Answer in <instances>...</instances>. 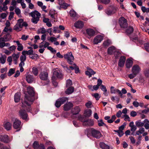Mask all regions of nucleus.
<instances>
[{
  "mask_svg": "<svg viewBox=\"0 0 149 149\" xmlns=\"http://www.w3.org/2000/svg\"><path fill=\"white\" fill-rule=\"evenodd\" d=\"M27 92L30 96L25 95L24 100L22 102V107L24 109H26L28 111H29L31 110L30 105L34 100L33 97L35 92L33 88L31 87L27 88Z\"/></svg>",
  "mask_w": 149,
  "mask_h": 149,
  "instance_id": "f257e3e1",
  "label": "nucleus"
},
{
  "mask_svg": "<svg viewBox=\"0 0 149 149\" xmlns=\"http://www.w3.org/2000/svg\"><path fill=\"white\" fill-rule=\"evenodd\" d=\"M29 15L32 17L31 22L35 24H37L39 20L41 15L40 13L37 11L35 10L29 13Z\"/></svg>",
  "mask_w": 149,
  "mask_h": 149,
  "instance_id": "f03ea898",
  "label": "nucleus"
},
{
  "mask_svg": "<svg viewBox=\"0 0 149 149\" xmlns=\"http://www.w3.org/2000/svg\"><path fill=\"white\" fill-rule=\"evenodd\" d=\"M65 59L67 60V62L70 64H72L73 63L74 58L71 52H68L64 55Z\"/></svg>",
  "mask_w": 149,
  "mask_h": 149,
  "instance_id": "7ed1b4c3",
  "label": "nucleus"
},
{
  "mask_svg": "<svg viewBox=\"0 0 149 149\" xmlns=\"http://www.w3.org/2000/svg\"><path fill=\"white\" fill-rule=\"evenodd\" d=\"M21 123V121L18 119L16 118L15 119L13 122V127L15 129L17 130L16 131H18L20 130L22 126Z\"/></svg>",
  "mask_w": 149,
  "mask_h": 149,
  "instance_id": "20e7f679",
  "label": "nucleus"
},
{
  "mask_svg": "<svg viewBox=\"0 0 149 149\" xmlns=\"http://www.w3.org/2000/svg\"><path fill=\"white\" fill-rule=\"evenodd\" d=\"M26 57L24 54H22L20 57V60L21 62L19 64V66L20 68V71L21 72H22L24 71V69L23 67L24 65V61L26 60Z\"/></svg>",
  "mask_w": 149,
  "mask_h": 149,
  "instance_id": "39448f33",
  "label": "nucleus"
},
{
  "mask_svg": "<svg viewBox=\"0 0 149 149\" xmlns=\"http://www.w3.org/2000/svg\"><path fill=\"white\" fill-rule=\"evenodd\" d=\"M19 115L21 118L26 121L29 120L28 117V115L24 109H22L20 110L19 112Z\"/></svg>",
  "mask_w": 149,
  "mask_h": 149,
  "instance_id": "423d86ee",
  "label": "nucleus"
},
{
  "mask_svg": "<svg viewBox=\"0 0 149 149\" xmlns=\"http://www.w3.org/2000/svg\"><path fill=\"white\" fill-rule=\"evenodd\" d=\"M23 21V19H20L17 20V22L16 25L14 27V30L17 31H19L22 30V26L21 22Z\"/></svg>",
  "mask_w": 149,
  "mask_h": 149,
  "instance_id": "0eeeda50",
  "label": "nucleus"
},
{
  "mask_svg": "<svg viewBox=\"0 0 149 149\" xmlns=\"http://www.w3.org/2000/svg\"><path fill=\"white\" fill-rule=\"evenodd\" d=\"M119 23L121 28H126L128 26L126 19L123 17H120L119 20Z\"/></svg>",
  "mask_w": 149,
  "mask_h": 149,
  "instance_id": "6e6552de",
  "label": "nucleus"
},
{
  "mask_svg": "<svg viewBox=\"0 0 149 149\" xmlns=\"http://www.w3.org/2000/svg\"><path fill=\"white\" fill-rule=\"evenodd\" d=\"M103 37L100 35H98L96 36L94 38L93 43L94 44H97L100 43L103 40Z\"/></svg>",
  "mask_w": 149,
  "mask_h": 149,
  "instance_id": "1a4fd4ad",
  "label": "nucleus"
},
{
  "mask_svg": "<svg viewBox=\"0 0 149 149\" xmlns=\"http://www.w3.org/2000/svg\"><path fill=\"white\" fill-rule=\"evenodd\" d=\"M91 133L92 136L94 137L97 139H99L101 137L102 134L99 131L94 129H92L91 130Z\"/></svg>",
  "mask_w": 149,
  "mask_h": 149,
  "instance_id": "9d476101",
  "label": "nucleus"
},
{
  "mask_svg": "<svg viewBox=\"0 0 149 149\" xmlns=\"http://www.w3.org/2000/svg\"><path fill=\"white\" fill-rule=\"evenodd\" d=\"M95 33V31L92 29H88L86 30V34L85 35H88L87 37L90 38L91 37L94 36Z\"/></svg>",
  "mask_w": 149,
  "mask_h": 149,
  "instance_id": "9b49d317",
  "label": "nucleus"
},
{
  "mask_svg": "<svg viewBox=\"0 0 149 149\" xmlns=\"http://www.w3.org/2000/svg\"><path fill=\"white\" fill-rule=\"evenodd\" d=\"M117 8L113 7L112 10H110L109 9H107L105 10V12L108 15H111L116 13Z\"/></svg>",
  "mask_w": 149,
  "mask_h": 149,
  "instance_id": "f8f14e48",
  "label": "nucleus"
},
{
  "mask_svg": "<svg viewBox=\"0 0 149 149\" xmlns=\"http://www.w3.org/2000/svg\"><path fill=\"white\" fill-rule=\"evenodd\" d=\"M0 140L5 143H8L10 141L9 140L8 136L7 135H5L3 136H0Z\"/></svg>",
  "mask_w": 149,
  "mask_h": 149,
  "instance_id": "ddd939ff",
  "label": "nucleus"
},
{
  "mask_svg": "<svg viewBox=\"0 0 149 149\" xmlns=\"http://www.w3.org/2000/svg\"><path fill=\"white\" fill-rule=\"evenodd\" d=\"M73 107V104L70 102H67L64 105V110L65 111L70 110Z\"/></svg>",
  "mask_w": 149,
  "mask_h": 149,
  "instance_id": "4468645a",
  "label": "nucleus"
},
{
  "mask_svg": "<svg viewBox=\"0 0 149 149\" xmlns=\"http://www.w3.org/2000/svg\"><path fill=\"white\" fill-rule=\"evenodd\" d=\"M125 60L126 58L124 56H121L118 61V66L120 67H123L124 66Z\"/></svg>",
  "mask_w": 149,
  "mask_h": 149,
  "instance_id": "2eb2a0df",
  "label": "nucleus"
},
{
  "mask_svg": "<svg viewBox=\"0 0 149 149\" xmlns=\"http://www.w3.org/2000/svg\"><path fill=\"white\" fill-rule=\"evenodd\" d=\"M140 70L139 67L137 65L133 66L132 69V71L133 73L136 75L139 73Z\"/></svg>",
  "mask_w": 149,
  "mask_h": 149,
  "instance_id": "dca6fc26",
  "label": "nucleus"
},
{
  "mask_svg": "<svg viewBox=\"0 0 149 149\" xmlns=\"http://www.w3.org/2000/svg\"><path fill=\"white\" fill-rule=\"evenodd\" d=\"M39 76L40 79L42 80H46L48 77V73L46 72H41L40 75Z\"/></svg>",
  "mask_w": 149,
  "mask_h": 149,
  "instance_id": "f3484780",
  "label": "nucleus"
},
{
  "mask_svg": "<svg viewBox=\"0 0 149 149\" xmlns=\"http://www.w3.org/2000/svg\"><path fill=\"white\" fill-rule=\"evenodd\" d=\"M94 122L93 120L91 119L86 120L84 123H83L84 126H91L93 125Z\"/></svg>",
  "mask_w": 149,
  "mask_h": 149,
  "instance_id": "a211bd4d",
  "label": "nucleus"
},
{
  "mask_svg": "<svg viewBox=\"0 0 149 149\" xmlns=\"http://www.w3.org/2000/svg\"><path fill=\"white\" fill-rule=\"evenodd\" d=\"M87 70L86 71V74L88 75L89 77H91L92 75H94L96 73L92 69L89 68H87Z\"/></svg>",
  "mask_w": 149,
  "mask_h": 149,
  "instance_id": "6ab92c4d",
  "label": "nucleus"
},
{
  "mask_svg": "<svg viewBox=\"0 0 149 149\" xmlns=\"http://www.w3.org/2000/svg\"><path fill=\"white\" fill-rule=\"evenodd\" d=\"M26 81L29 83H32L34 80L33 76L30 74H27L26 75Z\"/></svg>",
  "mask_w": 149,
  "mask_h": 149,
  "instance_id": "aec40b11",
  "label": "nucleus"
},
{
  "mask_svg": "<svg viewBox=\"0 0 149 149\" xmlns=\"http://www.w3.org/2000/svg\"><path fill=\"white\" fill-rule=\"evenodd\" d=\"M74 26L76 28L81 29L84 26V24L82 22L78 21L74 23Z\"/></svg>",
  "mask_w": 149,
  "mask_h": 149,
  "instance_id": "412c9836",
  "label": "nucleus"
},
{
  "mask_svg": "<svg viewBox=\"0 0 149 149\" xmlns=\"http://www.w3.org/2000/svg\"><path fill=\"white\" fill-rule=\"evenodd\" d=\"M63 76L61 74L59 73L57 71H54L53 73L52 78H55L56 77L58 78L61 79L62 77Z\"/></svg>",
  "mask_w": 149,
  "mask_h": 149,
  "instance_id": "4be33fe9",
  "label": "nucleus"
},
{
  "mask_svg": "<svg viewBox=\"0 0 149 149\" xmlns=\"http://www.w3.org/2000/svg\"><path fill=\"white\" fill-rule=\"evenodd\" d=\"M80 109L79 107L76 106L72 110V112L74 115H76L79 113L80 111Z\"/></svg>",
  "mask_w": 149,
  "mask_h": 149,
  "instance_id": "5701e85b",
  "label": "nucleus"
},
{
  "mask_svg": "<svg viewBox=\"0 0 149 149\" xmlns=\"http://www.w3.org/2000/svg\"><path fill=\"white\" fill-rule=\"evenodd\" d=\"M29 48L31 49L28 51H23L22 52V54H24L25 55V54H27L29 55L32 54L33 53L32 48L31 47H29Z\"/></svg>",
  "mask_w": 149,
  "mask_h": 149,
  "instance_id": "b1692460",
  "label": "nucleus"
},
{
  "mask_svg": "<svg viewBox=\"0 0 149 149\" xmlns=\"http://www.w3.org/2000/svg\"><path fill=\"white\" fill-rule=\"evenodd\" d=\"M19 57V54L14 53L12 55V57L13 59V61H14V63L15 64H17V60Z\"/></svg>",
  "mask_w": 149,
  "mask_h": 149,
  "instance_id": "393cba45",
  "label": "nucleus"
},
{
  "mask_svg": "<svg viewBox=\"0 0 149 149\" xmlns=\"http://www.w3.org/2000/svg\"><path fill=\"white\" fill-rule=\"evenodd\" d=\"M133 62L132 60L130 59H127L126 61V65L127 68H130L133 65Z\"/></svg>",
  "mask_w": 149,
  "mask_h": 149,
  "instance_id": "a878e982",
  "label": "nucleus"
},
{
  "mask_svg": "<svg viewBox=\"0 0 149 149\" xmlns=\"http://www.w3.org/2000/svg\"><path fill=\"white\" fill-rule=\"evenodd\" d=\"M20 100V94L19 93H16L14 96V101L15 102H18Z\"/></svg>",
  "mask_w": 149,
  "mask_h": 149,
  "instance_id": "bb28decb",
  "label": "nucleus"
},
{
  "mask_svg": "<svg viewBox=\"0 0 149 149\" xmlns=\"http://www.w3.org/2000/svg\"><path fill=\"white\" fill-rule=\"evenodd\" d=\"M14 42H15L17 45V49L18 51H21L23 49V47L22 45L19 43V41H14Z\"/></svg>",
  "mask_w": 149,
  "mask_h": 149,
  "instance_id": "cd10ccee",
  "label": "nucleus"
},
{
  "mask_svg": "<svg viewBox=\"0 0 149 149\" xmlns=\"http://www.w3.org/2000/svg\"><path fill=\"white\" fill-rule=\"evenodd\" d=\"M100 146L102 149H110V147L105 144L104 142H101L99 144Z\"/></svg>",
  "mask_w": 149,
  "mask_h": 149,
  "instance_id": "c85d7f7f",
  "label": "nucleus"
},
{
  "mask_svg": "<svg viewBox=\"0 0 149 149\" xmlns=\"http://www.w3.org/2000/svg\"><path fill=\"white\" fill-rule=\"evenodd\" d=\"M74 88L73 87H69L65 91V93L67 94L72 93L74 91Z\"/></svg>",
  "mask_w": 149,
  "mask_h": 149,
  "instance_id": "c756f323",
  "label": "nucleus"
},
{
  "mask_svg": "<svg viewBox=\"0 0 149 149\" xmlns=\"http://www.w3.org/2000/svg\"><path fill=\"white\" fill-rule=\"evenodd\" d=\"M4 126L7 130H9L11 128V124L10 123L7 122L4 124Z\"/></svg>",
  "mask_w": 149,
  "mask_h": 149,
  "instance_id": "7c9ffc66",
  "label": "nucleus"
},
{
  "mask_svg": "<svg viewBox=\"0 0 149 149\" xmlns=\"http://www.w3.org/2000/svg\"><path fill=\"white\" fill-rule=\"evenodd\" d=\"M0 55V62L1 63L3 64L4 63L6 62V57L5 55H3L2 54H1Z\"/></svg>",
  "mask_w": 149,
  "mask_h": 149,
  "instance_id": "2f4dec72",
  "label": "nucleus"
},
{
  "mask_svg": "<svg viewBox=\"0 0 149 149\" xmlns=\"http://www.w3.org/2000/svg\"><path fill=\"white\" fill-rule=\"evenodd\" d=\"M115 48L113 46L109 47L107 50V52L109 54L111 55L115 50Z\"/></svg>",
  "mask_w": 149,
  "mask_h": 149,
  "instance_id": "473e14b6",
  "label": "nucleus"
},
{
  "mask_svg": "<svg viewBox=\"0 0 149 149\" xmlns=\"http://www.w3.org/2000/svg\"><path fill=\"white\" fill-rule=\"evenodd\" d=\"M92 113L91 110L89 109L85 111L84 112L85 116L86 117H89L91 115Z\"/></svg>",
  "mask_w": 149,
  "mask_h": 149,
  "instance_id": "72a5a7b5",
  "label": "nucleus"
},
{
  "mask_svg": "<svg viewBox=\"0 0 149 149\" xmlns=\"http://www.w3.org/2000/svg\"><path fill=\"white\" fill-rule=\"evenodd\" d=\"M58 99L62 104H63L68 100V98L65 97H62Z\"/></svg>",
  "mask_w": 149,
  "mask_h": 149,
  "instance_id": "f704fd0d",
  "label": "nucleus"
},
{
  "mask_svg": "<svg viewBox=\"0 0 149 149\" xmlns=\"http://www.w3.org/2000/svg\"><path fill=\"white\" fill-rule=\"evenodd\" d=\"M145 131V129L143 127H141L139 128V130L136 132V135H139L143 133Z\"/></svg>",
  "mask_w": 149,
  "mask_h": 149,
  "instance_id": "c9c22d12",
  "label": "nucleus"
},
{
  "mask_svg": "<svg viewBox=\"0 0 149 149\" xmlns=\"http://www.w3.org/2000/svg\"><path fill=\"white\" fill-rule=\"evenodd\" d=\"M15 72V69L14 68H10L9 70L8 73V75L9 76H10Z\"/></svg>",
  "mask_w": 149,
  "mask_h": 149,
  "instance_id": "e433bc0d",
  "label": "nucleus"
},
{
  "mask_svg": "<svg viewBox=\"0 0 149 149\" xmlns=\"http://www.w3.org/2000/svg\"><path fill=\"white\" fill-rule=\"evenodd\" d=\"M111 42L109 40H107L105 41H104L103 43V45L105 47H107L108 46H109L111 44Z\"/></svg>",
  "mask_w": 149,
  "mask_h": 149,
  "instance_id": "4c0bfd02",
  "label": "nucleus"
},
{
  "mask_svg": "<svg viewBox=\"0 0 149 149\" xmlns=\"http://www.w3.org/2000/svg\"><path fill=\"white\" fill-rule=\"evenodd\" d=\"M133 28L132 27L130 26L128 27L126 30V32L128 34L132 33L133 31Z\"/></svg>",
  "mask_w": 149,
  "mask_h": 149,
  "instance_id": "58836bf2",
  "label": "nucleus"
},
{
  "mask_svg": "<svg viewBox=\"0 0 149 149\" xmlns=\"http://www.w3.org/2000/svg\"><path fill=\"white\" fill-rule=\"evenodd\" d=\"M100 88L101 89V90L103 91H104V95L106 96L107 95V93H106V92H107V90L106 88V87L104 86L103 85H101V87H100Z\"/></svg>",
  "mask_w": 149,
  "mask_h": 149,
  "instance_id": "ea45409f",
  "label": "nucleus"
},
{
  "mask_svg": "<svg viewBox=\"0 0 149 149\" xmlns=\"http://www.w3.org/2000/svg\"><path fill=\"white\" fill-rule=\"evenodd\" d=\"M59 3L61 8H66L68 6H69V5L68 4L63 2L61 3L59 2Z\"/></svg>",
  "mask_w": 149,
  "mask_h": 149,
  "instance_id": "a19ab883",
  "label": "nucleus"
},
{
  "mask_svg": "<svg viewBox=\"0 0 149 149\" xmlns=\"http://www.w3.org/2000/svg\"><path fill=\"white\" fill-rule=\"evenodd\" d=\"M32 72L35 75L37 76L38 73V69L35 67H33L32 68Z\"/></svg>",
  "mask_w": 149,
  "mask_h": 149,
  "instance_id": "79ce46f5",
  "label": "nucleus"
},
{
  "mask_svg": "<svg viewBox=\"0 0 149 149\" xmlns=\"http://www.w3.org/2000/svg\"><path fill=\"white\" fill-rule=\"evenodd\" d=\"M40 146L37 141H35L33 144V147L34 149H38V148L40 149Z\"/></svg>",
  "mask_w": 149,
  "mask_h": 149,
  "instance_id": "37998d69",
  "label": "nucleus"
},
{
  "mask_svg": "<svg viewBox=\"0 0 149 149\" xmlns=\"http://www.w3.org/2000/svg\"><path fill=\"white\" fill-rule=\"evenodd\" d=\"M101 3L105 5H108L110 2V0H98Z\"/></svg>",
  "mask_w": 149,
  "mask_h": 149,
  "instance_id": "c03bdc74",
  "label": "nucleus"
},
{
  "mask_svg": "<svg viewBox=\"0 0 149 149\" xmlns=\"http://www.w3.org/2000/svg\"><path fill=\"white\" fill-rule=\"evenodd\" d=\"M6 41H8L10 40L11 39V36L10 34H7L4 36Z\"/></svg>",
  "mask_w": 149,
  "mask_h": 149,
  "instance_id": "a18cd8bd",
  "label": "nucleus"
},
{
  "mask_svg": "<svg viewBox=\"0 0 149 149\" xmlns=\"http://www.w3.org/2000/svg\"><path fill=\"white\" fill-rule=\"evenodd\" d=\"M144 124L143 123L141 122L137 121L136 122V125L138 127H142L144 125Z\"/></svg>",
  "mask_w": 149,
  "mask_h": 149,
  "instance_id": "49530a36",
  "label": "nucleus"
},
{
  "mask_svg": "<svg viewBox=\"0 0 149 149\" xmlns=\"http://www.w3.org/2000/svg\"><path fill=\"white\" fill-rule=\"evenodd\" d=\"M144 46L146 50L148 52H149V42L145 43Z\"/></svg>",
  "mask_w": 149,
  "mask_h": 149,
  "instance_id": "de8ad7c7",
  "label": "nucleus"
},
{
  "mask_svg": "<svg viewBox=\"0 0 149 149\" xmlns=\"http://www.w3.org/2000/svg\"><path fill=\"white\" fill-rule=\"evenodd\" d=\"M72 84V82L70 80L68 79L66 83V86L67 87L71 86Z\"/></svg>",
  "mask_w": 149,
  "mask_h": 149,
  "instance_id": "09e8293b",
  "label": "nucleus"
},
{
  "mask_svg": "<svg viewBox=\"0 0 149 149\" xmlns=\"http://www.w3.org/2000/svg\"><path fill=\"white\" fill-rule=\"evenodd\" d=\"M70 16L72 17H75L76 15V13L73 10H71L70 12Z\"/></svg>",
  "mask_w": 149,
  "mask_h": 149,
  "instance_id": "8fccbe9b",
  "label": "nucleus"
},
{
  "mask_svg": "<svg viewBox=\"0 0 149 149\" xmlns=\"http://www.w3.org/2000/svg\"><path fill=\"white\" fill-rule=\"evenodd\" d=\"M61 104H61V103L60 102V101L58 99L56 101L55 104V105L56 107L59 108V107H60Z\"/></svg>",
  "mask_w": 149,
  "mask_h": 149,
  "instance_id": "3c124183",
  "label": "nucleus"
},
{
  "mask_svg": "<svg viewBox=\"0 0 149 149\" xmlns=\"http://www.w3.org/2000/svg\"><path fill=\"white\" fill-rule=\"evenodd\" d=\"M47 49L50 50L52 53L54 54L56 53V51L51 46L47 47Z\"/></svg>",
  "mask_w": 149,
  "mask_h": 149,
  "instance_id": "603ef678",
  "label": "nucleus"
},
{
  "mask_svg": "<svg viewBox=\"0 0 149 149\" xmlns=\"http://www.w3.org/2000/svg\"><path fill=\"white\" fill-rule=\"evenodd\" d=\"M8 9V8L6 7H3V6L2 7L1 6H0V13L2 12V11H6Z\"/></svg>",
  "mask_w": 149,
  "mask_h": 149,
  "instance_id": "864d4df0",
  "label": "nucleus"
},
{
  "mask_svg": "<svg viewBox=\"0 0 149 149\" xmlns=\"http://www.w3.org/2000/svg\"><path fill=\"white\" fill-rule=\"evenodd\" d=\"M78 119L79 121L83 122V123H84V121L86 120H85L84 118L81 115L79 116Z\"/></svg>",
  "mask_w": 149,
  "mask_h": 149,
  "instance_id": "5fc2aeb1",
  "label": "nucleus"
},
{
  "mask_svg": "<svg viewBox=\"0 0 149 149\" xmlns=\"http://www.w3.org/2000/svg\"><path fill=\"white\" fill-rule=\"evenodd\" d=\"M120 91H120L118 89H115L111 90V93H117L118 94L119 93H120Z\"/></svg>",
  "mask_w": 149,
  "mask_h": 149,
  "instance_id": "6e6d98bb",
  "label": "nucleus"
},
{
  "mask_svg": "<svg viewBox=\"0 0 149 149\" xmlns=\"http://www.w3.org/2000/svg\"><path fill=\"white\" fill-rule=\"evenodd\" d=\"M7 16V14L5 13L0 14V18L2 19H4Z\"/></svg>",
  "mask_w": 149,
  "mask_h": 149,
  "instance_id": "4d7b16f0",
  "label": "nucleus"
},
{
  "mask_svg": "<svg viewBox=\"0 0 149 149\" xmlns=\"http://www.w3.org/2000/svg\"><path fill=\"white\" fill-rule=\"evenodd\" d=\"M39 31L42 34H45L47 31H46L45 29L43 27L40 28L39 29Z\"/></svg>",
  "mask_w": 149,
  "mask_h": 149,
  "instance_id": "13d9d810",
  "label": "nucleus"
},
{
  "mask_svg": "<svg viewBox=\"0 0 149 149\" xmlns=\"http://www.w3.org/2000/svg\"><path fill=\"white\" fill-rule=\"evenodd\" d=\"M13 58L11 56H9L8 57L7 61L9 62V65H10L11 64V62L12 61Z\"/></svg>",
  "mask_w": 149,
  "mask_h": 149,
  "instance_id": "bf43d9fd",
  "label": "nucleus"
},
{
  "mask_svg": "<svg viewBox=\"0 0 149 149\" xmlns=\"http://www.w3.org/2000/svg\"><path fill=\"white\" fill-rule=\"evenodd\" d=\"M92 105L91 102L89 101L86 103L85 105L88 108H91V105Z\"/></svg>",
  "mask_w": 149,
  "mask_h": 149,
  "instance_id": "052dcab7",
  "label": "nucleus"
},
{
  "mask_svg": "<svg viewBox=\"0 0 149 149\" xmlns=\"http://www.w3.org/2000/svg\"><path fill=\"white\" fill-rule=\"evenodd\" d=\"M137 114L136 112L134 111H132L130 113V115L131 116L133 117H134L136 116L137 115Z\"/></svg>",
  "mask_w": 149,
  "mask_h": 149,
  "instance_id": "680f3d73",
  "label": "nucleus"
},
{
  "mask_svg": "<svg viewBox=\"0 0 149 149\" xmlns=\"http://www.w3.org/2000/svg\"><path fill=\"white\" fill-rule=\"evenodd\" d=\"M93 96L96 99V100H99L100 97L98 93H95L93 95Z\"/></svg>",
  "mask_w": 149,
  "mask_h": 149,
  "instance_id": "e2e57ef3",
  "label": "nucleus"
},
{
  "mask_svg": "<svg viewBox=\"0 0 149 149\" xmlns=\"http://www.w3.org/2000/svg\"><path fill=\"white\" fill-rule=\"evenodd\" d=\"M49 40L50 41L52 42H56L57 40V39L55 37H51L49 40Z\"/></svg>",
  "mask_w": 149,
  "mask_h": 149,
  "instance_id": "0e129e2a",
  "label": "nucleus"
},
{
  "mask_svg": "<svg viewBox=\"0 0 149 149\" xmlns=\"http://www.w3.org/2000/svg\"><path fill=\"white\" fill-rule=\"evenodd\" d=\"M98 125L99 126H103V125L104 124V123L103 122V120H98Z\"/></svg>",
  "mask_w": 149,
  "mask_h": 149,
  "instance_id": "69168bd1",
  "label": "nucleus"
},
{
  "mask_svg": "<svg viewBox=\"0 0 149 149\" xmlns=\"http://www.w3.org/2000/svg\"><path fill=\"white\" fill-rule=\"evenodd\" d=\"M15 13L18 15H19L21 13L20 10L19 8H17L15 10Z\"/></svg>",
  "mask_w": 149,
  "mask_h": 149,
  "instance_id": "338daca9",
  "label": "nucleus"
},
{
  "mask_svg": "<svg viewBox=\"0 0 149 149\" xmlns=\"http://www.w3.org/2000/svg\"><path fill=\"white\" fill-rule=\"evenodd\" d=\"M144 74L146 76L148 77L149 76V70L148 69L145 70L144 71Z\"/></svg>",
  "mask_w": 149,
  "mask_h": 149,
  "instance_id": "774afa93",
  "label": "nucleus"
}]
</instances>
